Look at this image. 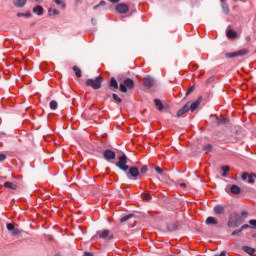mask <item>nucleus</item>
Listing matches in <instances>:
<instances>
[{"mask_svg": "<svg viewBox=\"0 0 256 256\" xmlns=\"http://www.w3.org/2000/svg\"><path fill=\"white\" fill-rule=\"evenodd\" d=\"M222 171H223L222 176H223V177H227V173H229V171H230L229 166H223V167H222Z\"/></svg>", "mask_w": 256, "mask_h": 256, "instance_id": "bb28decb", "label": "nucleus"}, {"mask_svg": "<svg viewBox=\"0 0 256 256\" xmlns=\"http://www.w3.org/2000/svg\"><path fill=\"white\" fill-rule=\"evenodd\" d=\"M243 251L245 253H248V255H255V253H256V249L252 248V247H249V246H244Z\"/></svg>", "mask_w": 256, "mask_h": 256, "instance_id": "f3484780", "label": "nucleus"}, {"mask_svg": "<svg viewBox=\"0 0 256 256\" xmlns=\"http://www.w3.org/2000/svg\"><path fill=\"white\" fill-rule=\"evenodd\" d=\"M106 5V2L104 0H101L99 4L95 5L93 7L94 11H97V9H99V7H103Z\"/></svg>", "mask_w": 256, "mask_h": 256, "instance_id": "a878e982", "label": "nucleus"}, {"mask_svg": "<svg viewBox=\"0 0 256 256\" xmlns=\"http://www.w3.org/2000/svg\"><path fill=\"white\" fill-rule=\"evenodd\" d=\"M57 107H58L57 101L52 100V101L50 102V109H52L53 111H55V109H57Z\"/></svg>", "mask_w": 256, "mask_h": 256, "instance_id": "cd10ccee", "label": "nucleus"}, {"mask_svg": "<svg viewBox=\"0 0 256 256\" xmlns=\"http://www.w3.org/2000/svg\"><path fill=\"white\" fill-rule=\"evenodd\" d=\"M10 233H11L12 237H15V235H20L21 230H19V228H15V227H14V229H12V230L10 231Z\"/></svg>", "mask_w": 256, "mask_h": 256, "instance_id": "393cba45", "label": "nucleus"}, {"mask_svg": "<svg viewBox=\"0 0 256 256\" xmlns=\"http://www.w3.org/2000/svg\"><path fill=\"white\" fill-rule=\"evenodd\" d=\"M189 111V103L184 105L178 112H177V117H182V115H185Z\"/></svg>", "mask_w": 256, "mask_h": 256, "instance_id": "4468645a", "label": "nucleus"}, {"mask_svg": "<svg viewBox=\"0 0 256 256\" xmlns=\"http://www.w3.org/2000/svg\"><path fill=\"white\" fill-rule=\"evenodd\" d=\"M230 191L233 195H239V193H241V188L234 184L230 187Z\"/></svg>", "mask_w": 256, "mask_h": 256, "instance_id": "dca6fc26", "label": "nucleus"}, {"mask_svg": "<svg viewBox=\"0 0 256 256\" xmlns=\"http://www.w3.org/2000/svg\"><path fill=\"white\" fill-rule=\"evenodd\" d=\"M245 55H249L248 48H243L236 52L229 53V54H227V57H229L230 59H233V57H245Z\"/></svg>", "mask_w": 256, "mask_h": 256, "instance_id": "39448f33", "label": "nucleus"}, {"mask_svg": "<svg viewBox=\"0 0 256 256\" xmlns=\"http://www.w3.org/2000/svg\"><path fill=\"white\" fill-rule=\"evenodd\" d=\"M126 175L128 177V179H137L138 177H141V174L139 173V168L137 167H131L128 169V171L126 172Z\"/></svg>", "mask_w": 256, "mask_h": 256, "instance_id": "20e7f679", "label": "nucleus"}, {"mask_svg": "<svg viewBox=\"0 0 256 256\" xmlns=\"http://www.w3.org/2000/svg\"><path fill=\"white\" fill-rule=\"evenodd\" d=\"M199 105H201V101L197 100L196 102H193L191 105H189V109L193 112L199 107Z\"/></svg>", "mask_w": 256, "mask_h": 256, "instance_id": "412c9836", "label": "nucleus"}, {"mask_svg": "<svg viewBox=\"0 0 256 256\" xmlns=\"http://www.w3.org/2000/svg\"><path fill=\"white\" fill-rule=\"evenodd\" d=\"M110 1V3H119V1H121V0H109Z\"/></svg>", "mask_w": 256, "mask_h": 256, "instance_id": "864d4df0", "label": "nucleus"}, {"mask_svg": "<svg viewBox=\"0 0 256 256\" xmlns=\"http://www.w3.org/2000/svg\"><path fill=\"white\" fill-rule=\"evenodd\" d=\"M86 85L92 87V89H101V76L96 77L95 79H88Z\"/></svg>", "mask_w": 256, "mask_h": 256, "instance_id": "7ed1b4c3", "label": "nucleus"}, {"mask_svg": "<svg viewBox=\"0 0 256 256\" xmlns=\"http://www.w3.org/2000/svg\"><path fill=\"white\" fill-rule=\"evenodd\" d=\"M247 215H249V213H247V212H245V211L241 212V217L246 218V217H247Z\"/></svg>", "mask_w": 256, "mask_h": 256, "instance_id": "de8ad7c7", "label": "nucleus"}, {"mask_svg": "<svg viewBox=\"0 0 256 256\" xmlns=\"http://www.w3.org/2000/svg\"><path fill=\"white\" fill-rule=\"evenodd\" d=\"M243 223V219L241 217H238L236 219L230 218L228 220V227H239Z\"/></svg>", "mask_w": 256, "mask_h": 256, "instance_id": "6e6552de", "label": "nucleus"}, {"mask_svg": "<svg viewBox=\"0 0 256 256\" xmlns=\"http://www.w3.org/2000/svg\"><path fill=\"white\" fill-rule=\"evenodd\" d=\"M212 149H213V146H211L210 144H207L206 146H204V151H206V153H211Z\"/></svg>", "mask_w": 256, "mask_h": 256, "instance_id": "2f4dec72", "label": "nucleus"}, {"mask_svg": "<svg viewBox=\"0 0 256 256\" xmlns=\"http://www.w3.org/2000/svg\"><path fill=\"white\" fill-rule=\"evenodd\" d=\"M110 89L111 91H117V89H119V83H117L115 78L110 79Z\"/></svg>", "mask_w": 256, "mask_h": 256, "instance_id": "ddd939ff", "label": "nucleus"}, {"mask_svg": "<svg viewBox=\"0 0 256 256\" xmlns=\"http://www.w3.org/2000/svg\"><path fill=\"white\" fill-rule=\"evenodd\" d=\"M226 37L228 39H237V32L234 31L231 28H227V30H226Z\"/></svg>", "mask_w": 256, "mask_h": 256, "instance_id": "9b49d317", "label": "nucleus"}, {"mask_svg": "<svg viewBox=\"0 0 256 256\" xmlns=\"http://www.w3.org/2000/svg\"><path fill=\"white\" fill-rule=\"evenodd\" d=\"M112 97L116 103H121V101H123L117 94H113Z\"/></svg>", "mask_w": 256, "mask_h": 256, "instance_id": "72a5a7b5", "label": "nucleus"}, {"mask_svg": "<svg viewBox=\"0 0 256 256\" xmlns=\"http://www.w3.org/2000/svg\"><path fill=\"white\" fill-rule=\"evenodd\" d=\"M73 71H74L76 77L81 78L82 73H81V69L79 67L73 66Z\"/></svg>", "mask_w": 256, "mask_h": 256, "instance_id": "5701e85b", "label": "nucleus"}, {"mask_svg": "<svg viewBox=\"0 0 256 256\" xmlns=\"http://www.w3.org/2000/svg\"><path fill=\"white\" fill-rule=\"evenodd\" d=\"M79 3H83V0H75V5H79Z\"/></svg>", "mask_w": 256, "mask_h": 256, "instance_id": "3c124183", "label": "nucleus"}, {"mask_svg": "<svg viewBox=\"0 0 256 256\" xmlns=\"http://www.w3.org/2000/svg\"><path fill=\"white\" fill-rule=\"evenodd\" d=\"M245 41H246V43H249V42L251 41V36H247V37L245 38Z\"/></svg>", "mask_w": 256, "mask_h": 256, "instance_id": "09e8293b", "label": "nucleus"}, {"mask_svg": "<svg viewBox=\"0 0 256 256\" xmlns=\"http://www.w3.org/2000/svg\"><path fill=\"white\" fill-rule=\"evenodd\" d=\"M154 103H155L156 107H158V111H163V103L161 102V100L155 99Z\"/></svg>", "mask_w": 256, "mask_h": 256, "instance_id": "4be33fe9", "label": "nucleus"}, {"mask_svg": "<svg viewBox=\"0 0 256 256\" xmlns=\"http://www.w3.org/2000/svg\"><path fill=\"white\" fill-rule=\"evenodd\" d=\"M255 177L253 174L248 175V183H255V180L253 179Z\"/></svg>", "mask_w": 256, "mask_h": 256, "instance_id": "58836bf2", "label": "nucleus"}, {"mask_svg": "<svg viewBox=\"0 0 256 256\" xmlns=\"http://www.w3.org/2000/svg\"><path fill=\"white\" fill-rule=\"evenodd\" d=\"M27 3V0H14L13 5L15 7H25V4Z\"/></svg>", "mask_w": 256, "mask_h": 256, "instance_id": "a211bd4d", "label": "nucleus"}, {"mask_svg": "<svg viewBox=\"0 0 256 256\" xmlns=\"http://www.w3.org/2000/svg\"><path fill=\"white\" fill-rule=\"evenodd\" d=\"M133 214H128L120 219V223H125V221H129V219H132Z\"/></svg>", "mask_w": 256, "mask_h": 256, "instance_id": "b1692460", "label": "nucleus"}, {"mask_svg": "<svg viewBox=\"0 0 256 256\" xmlns=\"http://www.w3.org/2000/svg\"><path fill=\"white\" fill-rule=\"evenodd\" d=\"M24 17H26L27 19H29V17H31V12H26V13H24Z\"/></svg>", "mask_w": 256, "mask_h": 256, "instance_id": "49530a36", "label": "nucleus"}, {"mask_svg": "<svg viewBox=\"0 0 256 256\" xmlns=\"http://www.w3.org/2000/svg\"><path fill=\"white\" fill-rule=\"evenodd\" d=\"M249 227L250 226L248 224H244V225L241 226L240 230L245 231V229H249Z\"/></svg>", "mask_w": 256, "mask_h": 256, "instance_id": "79ce46f5", "label": "nucleus"}, {"mask_svg": "<svg viewBox=\"0 0 256 256\" xmlns=\"http://www.w3.org/2000/svg\"><path fill=\"white\" fill-rule=\"evenodd\" d=\"M193 89H194L193 87H190L186 92V95H190V93H193Z\"/></svg>", "mask_w": 256, "mask_h": 256, "instance_id": "a18cd8bd", "label": "nucleus"}, {"mask_svg": "<svg viewBox=\"0 0 256 256\" xmlns=\"http://www.w3.org/2000/svg\"><path fill=\"white\" fill-rule=\"evenodd\" d=\"M147 171H148L147 166H142V167L140 168V173H142V174L147 173Z\"/></svg>", "mask_w": 256, "mask_h": 256, "instance_id": "4c0bfd02", "label": "nucleus"}, {"mask_svg": "<svg viewBox=\"0 0 256 256\" xmlns=\"http://www.w3.org/2000/svg\"><path fill=\"white\" fill-rule=\"evenodd\" d=\"M4 187L5 189H11L12 191H17V184L10 181L4 182Z\"/></svg>", "mask_w": 256, "mask_h": 256, "instance_id": "f8f14e48", "label": "nucleus"}, {"mask_svg": "<svg viewBox=\"0 0 256 256\" xmlns=\"http://www.w3.org/2000/svg\"><path fill=\"white\" fill-rule=\"evenodd\" d=\"M133 87H135V82L131 79H126L123 83L120 84L119 90L122 93H127V89H133Z\"/></svg>", "mask_w": 256, "mask_h": 256, "instance_id": "f03ea898", "label": "nucleus"}, {"mask_svg": "<svg viewBox=\"0 0 256 256\" xmlns=\"http://www.w3.org/2000/svg\"><path fill=\"white\" fill-rule=\"evenodd\" d=\"M143 85H144V87L151 88V87H153V85H155V80H153V78H151V77H145L143 79Z\"/></svg>", "mask_w": 256, "mask_h": 256, "instance_id": "9d476101", "label": "nucleus"}, {"mask_svg": "<svg viewBox=\"0 0 256 256\" xmlns=\"http://www.w3.org/2000/svg\"><path fill=\"white\" fill-rule=\"evenodd\" d=\"M239 233H241V229L234 230V231L232 232V235H233V236L239 235Z\"/></svg>", "mask_w": 256, "mask_h": 256, "instance_id": "37998d69", "label": "nucleus"}, {"mask_svg": "<svg viewBox=\"0 0 256 256\" xmlns=\"http://www.w3.org/2000/svg\"><path fill=\"white\" fill-rule=\"evenodd\" d=\"M222 9L226 15L229 14V6H227V4L223 3Z\"/></svg>", "mask_w": 256, "mask_h": 256, "instance_id": "7c9ffc66", "label": "nucleus"}, {"mask_svg": "<svg viewBox=\"0 0 256 256\" xmlns=\"http://www.w3.org/2000/svg\"><path fill=\"white\" fill-rule=\"evenodd\" d=\"M214 213L215 215H223V213H225V207L221 205H216L214 207Z\"/></svg>", "mask_w": 256, "mask_h": 256, "instance_id": "2eb2a0df", "label": "nucleus"}, {"mask_svg": "<svg viewBox=\"0 0 256 256\" xmlns=\"http://www.w3.org/2000/svg\"><path fill=\"white\" fill-rule=\"evenodd\" d=\"M54 3H56V5H61L62 9H65V7H67L65 2H63L61 0H54Z\"/></svg>", "mask_w": 256, "mask_h": 256, "instance_id": "c756f323", "label": "nucleus"}, {"mask_svg": "<svg viewBox=\"0 0 256 256\" xmlns=\"http://www.w3.org/2000/svg\"><path fill=\"white\" fill-rule=\"evenodd\" d=\"M7 159V155L5 154H0V162H3Z\"/></svg>", "mask_w": 256, "mask_h": 256, "instance_id": "a19ab883", "label": "nucleus"}, {"mask_svg": "<svg viewBox=\"0 0 256 256\" xmlns=\"http://www.w3.org/2000/svg\"><path fill=\"white\" fill-rule=\"evenodd\" d=\"M95 22V19H92V23Z\"/></svg>", "mask_w": 256, "mask_h": 256, "instance_id": "6e6d98bb", "label": "nucleus"}, {"mask_svg": "<svg viewBox=\"0 0 256 256\" xmlns=\"http://www.w3.org/2000/svg\"><path fill=\"white\" fill-rule=\"evenodd\" d=\"M206 225H217V219L215 217H208L206 219Z\"/></svg>", "mask_w": 256, "mask_h": 256, "instance_id": "aec40b11", "label": "nucleus"}, {"mask_svg": "<svg viewBox=\"0 0 256 256\" xmlns=\"http://www.w3.org/2000/svg\"><path fill=\"white\" fill-rule=\"evenodd\" d=\"M253 176L255 177V179H256V174H253Z\"/></svg>", "mask_w": 256, "mask_h": 256, "instance_id": "4d7b16f0", "label": "nucleus"}, {"mask_svg": "<svg viewBox=\"0 0 256 256\" xmlns=\"http://www.w3.org/2000/svg\"><path fill=\"white\" fill-rule=\"evenodd\" d=\"M6 228L8 231H13V229L15 228V225L8 223V224H6Z\"/></svg>", "mask_w": 256, "mask_h": 256, "instance_id": "c9c22d12", "label": "nucleus"}, {"mask_svg": "<svg viewBox=\"0 0 256 256\" xmlns=\"http://www.w3.org/2000/svg\"><path fill=\"white\" fill-rule=\"evenodd\" d=\"M167 229H168V231H175V229H177V225H175V224H169V225L167 226Z\"/></svg>", "mask_w": 256, "mask_h": 256, "instance_id": "473e14b6", "label": "nucleus"}, {"mask_svg": "<svg viewBox=\"0 0 256 256\" xmlns=\"http://www.w3.org/2000/svg\"><path fill=\"white\" fill-rule=\"evenodd\" d=\"M33 13L41 17V15H43V7L37 5L36 7L33 8Z\"/></svg>", "mask_w": 256, "mask_h": 256, "instance_id": "6ab92c4d", "label": "nucleus"}, {"mask_svg": "<svg viewBox=\"0 0 256 256\" xmlns=\"http://www.w3.org/2000/svg\"><path fill=\"white\" fill-rule=\"evenodd\" d=\"M187 184L185 183H180V187H186Z\"/></svg>", "mask_w": 256, "mask_h": 256, "instance_id": "5fc2aeb1", "label": "nucleus"}, {"mask_svg": "<svg viewBox=\"0 0 256 256\" xmlns=\"http://www.w3.org/2000/svg\"><path fill=\"white\" fill-rule=\"evenodd\" d=\"M247 177H249V174H247V173H243L242 174V179H243V181H245V179H247Z\"/></svg>", "mask_w": 256, "mask_h": 256, "instance_id": "c03bdc74", "label": "nucleus"}, {"mask_svg": "<svg viewBox=\"0 0 256 256\" xmlns=\"http://www.w3.org/2000/svg\"><path fill=\"white\" fill-rule=\"evenodd\" d=\"M83 256H93V253H91V252H85Z\"/></svg>", "mask_w": 256, "mask_h": 256, "instance_id": "8fccbe9b", "label": "nucleus"}, {"mask_svg": "<svg viewBox=\"0 0 256 256\" xmlns=\"http://www.w3.org/2000/svg\"><path fill=\"white\" fill-rule=\"evenodd\" d=\"M155 171H156V173H158L159 175H162V174H163V170H162L160 167H158V166L155 167Z\"/></svg>", "mask_w": 256, "mask_h": 256, "instance_id": "ea45409f", "label": "nucleus"}, {"mask_svg": "<svg viewBox=\"0 0 256 256\" xmlns=\"http://www.w3.org/2000/svg\"><path fill=\"white\" fill-rule=\"evenodd\" d=\"M144 201H151V195L150 194H143L142 195Z\"/></svg>", "mask_w": 256, "mask_h": 256, "instance_id": "f704fd0d", "label": "nucleus"}, {"mask_svg": "<svg viewBox=\"0 0 256 256\" xmlns=\"http://www.w3.org/2000/svg\"><path fill=\"white\" fill-rule=\"evenodd\" d=\"M17 17H25V13H18Z\"/></svg>", "mask_w": 256, "mask_h": 256, "instance_id": "603ef678", "label": "nucleus"}, {"mask_svg": "<svg viewBox=\"0 0 256 256\" xmlns=\"http://www.w3.org/2000/svg\"><path fill=\"white\" fill-rule=\"evenodd\" d=\"M116 167H118V169H121V171H129V166L127 165V156L125 154L118 158V162H116Z\"/></svg>", "mask_w": 256, "mask_h": 256, "instance_id": "f257e3e1", "label": "nucleus"}, {"mask_svg": "<svg viewBox=\"0 0 256 256\" xmlns=\"http://www.w3.org/2000/svg\"><path fill=\"white\" fill-rule=\"evenodd\" d=\"M249 225H251L252 229H256V220H249Z\"/></svg>", "mask_w": 256, "mask_h": 256, "instance_id": "e433bc0d", "label": "nucleus"}, {"mask_svg": "<svg viewBox=\"0 0 256 256\" xmlns=\"http://www.w3.org/2000/svg\"><path fill=\"white\" fill-rule=\"evenodd\" d=\"M48 14L51 15H59V10L57 9H48Z\"/></svg>", "mask_w": 256, "mask_h": 256, "instance_id": "c85d7f7f", "label": "nucleus"}, {"mask_svg": "<svg viewBox=\"0 0 256 256\" xmlns=\"http://www.w3.org/2000/svg\"><path fill=\"white\" fill-rule=\"evenodd\" d=\"M115 9H116L117 13H119L120 15H123L125 13H129V5H127L125 3L117 4Z\"/></svg>", "mask_w": 256, "mask_h": 256, "instance_id": "423d86ee", "label": "nucleus"}, {"mask_svg": "<svg viewBox=\"0 0 256 256\" xmlns=\"http://www.w3.org/2000/svg\"><path fill=\"white\" fill-rule=\"evenodd\" d=\"M97 235L100 239H108L109 241L113 239V233L109 230H100L97 232Z\"/></svg>", "mask_w": 256, "mask_h": 256, "instance_id": "0eeeda50", "label": "nucleus"}, {"mask_svg": "<svg viewBox=\"0 0 256 256\" xmlns=\"http://www.w3.org/2000/svg\"><path fill=\"white\" fill-rule=\"evenodd\" d=\"M103 155H104V159H106L107 161H111L116 157L115 151L110 149L105 150Z\"/></svg>", "mask_w": 256, "mask_h": 256, "instance_id": "1a4fd4ad", "label": "nucleus"}]
</instances>
